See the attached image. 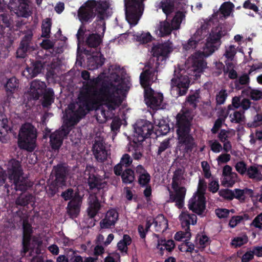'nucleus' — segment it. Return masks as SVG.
I'll return each mask as SVG.
<instances>
[{
	"instance_id": "1",
	"label": "nucleus",
	"mask_w": 262,
	"mask_h": 262,
	"mask_svg": "<svg viewBox=\"0 0 262 262\" xmlns=\"http://www.w3.org/2000/svg\"><path fill=\"white\" fill-rule=\"evenodd\" d=\"M91 82L83 83V89L78 97V108L75 109L74 104L69 106L67 123L71 126L77 124L90 111L102 106L115 111L123 102L120 95L123 89L119 85L106 80L98 85H93Z\"/></svg>"
},
{
	"instance_id": "2",
	"label": "nucleus",
	"mask_w": 262,
	"mask_h": 262,
	"mask_svg": "<svg viewBox=\"0 0 262 262\" xmlns=\"http://www.w3.org/2000/svg\"><path fill=\"white\" fill-rule=\"evenodd\" d=\"M172 51V43L169 40L154 45L152 47L151 52L152 55L157 57L155 64L154 65V60L150 59L146 63L145 69L140 75V83L144 88L146 103L154 110L162 108L163 96L162 93H155L150 86L157 80L158 69L160 63L166 60Z\"/></svg>"
},
{
	"instance_id": "3",
	"label": "nucleus",
	"mask_w": 262,
	"mask_h": 262,
	"mask_svg": "<svg viewBox=\"0 0 262 262\" xmlns=\"http://www.w3.org/2000/svg\"><path fill=\"white\" fill-rule=\"evenodd\" d=\"M225 30L222 28L217 27L213 28L209 33V28L207 25H203L199 28L187 42L183 43V49L186 51H192L195 49L198 43H202V40L207 37L206 41L203 47V54L208 57L217 50L221 45V38L226 34Z\"/></svg>"
},
{
	"instance_id": "4",
	"label": "nucleus",
	"mask_w": 262,
	"mask_h": 262,
	"mask_svg": "<svg viewBox=\"0 0 262 262\" xmlns=\"http://www.w3.org/2000/svg\"><path fill=\"white\" fill-rule=\"evenodd\" d=\"M175 128L180 150L184 154L190 153L196 146L194 139L190 134L192 117L187 112L178 113L176 117Z\"/></svg>"
},
{
	"instance_id": "5",
	"label": "nucleus",
	"mask_w": 262,
	"mask_h": 262,
	"mask_svg": "<svg viewBox=\"0 0 262 262\" xmlns=\"http://www.w3.org/2000/svg\"><path fill=\"white\" fill-rule=\"evenodd\" d=\"M109 5L101 0H88L77 11V16L81 24L86 25L91 23L98 13L97 18L101 22L104 20V15L108 9Z\"/></svg>"
},
{
	"instance_id": "6",
	"label": "nucleus",
	"mask_w": 262,
	"mask_h": 262,
	"mask_svg": "<svg viewBox=\"0 0 262 262\" xmlns=\"http://www.w3.org/2000/svg\"><path fill=\"white\" fill-rule=\"evenodd\" d=\"M68 175V166L66 163H59L53 167L50 174L51 182L48 189L52 196L58 191L59 188L66 186Z\"/></svg>"
},
{
	"instance_id": "7",
	"label": "nucleus",
	"mask_w": 262,
	"mask_h": 262,
	"mask_svg": "<svg viewBox=\"0 0 262 262\" xmlns=\"http://www.w3.org/2000/svg\"><path fill=\"white\" fill-rule=\"evenodd\" d=\"M37 136V130L31 123L24 124L21 126L18 134V147L29 152H32L36 146Z\"/></svg>"
},
{
	"instance_id": "8",
	"label": "nucleus",
	"mask_w": 262,
	"mask_h": 262,
	"mask_svg": "<svg viewBox=\"0 0 262 262\" xmlns=\"http://www.w3.org/2000/svg\"><path fill=\"white\" fill-rule=\"evenodd\" d=\"M9 179L13 181L14 188L16 191H25L30 187L27 180L22 178L23 171L20 163L15 159L10 160L8 163Z\"/></svg>"
},
{
	"instance_id": "9",
	"label": "nucleus",
	"mask_w": 262,
	"mask_h": 262,
	"mask_svg": "<svg viewBox=\"0 0 262 262\" xmlns=\"http://www.w3.org/2000/svg\"><path fill=\"white\" fill-rule=\"evenodd\" d=\"M146 0H124L126 19L130 25H136L144 10Z\"/></svg>"
},
{
	"instance_id": "10",
	"label": "nucleus",
	"mask_w": 262,
	"mask_h": 262,
	"mask_svg": "<svg viewBox=\"0 0 262 262\" xmlns=\"http://www.w3.org/2000/svg\"><path fill=\"white\" fill-rule=\"evenodd\" d=\"M154 128L153 124L147 120H137L134 127L135 135L133 143L141 144L146 138L150 137L154 132Z\"/></svg>"
},
{
	"instance_id": "11",
	"label": "nucleus",
	"mask_w": 262,
	"mask_h": 262,
	"mask_svg": "<svg viewBox=\"0 0 262 262\" xmlns=\"http://www.w3.org/2000/svg\"><path fill=\"white\" fill-rule=\"evenodd\" d=\"M92 25L95 30L86 34L85 44L89 48H97L102 43L106 27L104 22L101 25L98 23V20L94 21Z\"/></svg>"
},
{
	"instance_id": "12",
	"label": "nucleus",
	"mask_w": 262,
	"mask_h": 262,
	"mask_svg": "<svg viewBox=\"0 0 262 262\" xmlns=\"http://www.w3.org/2000/svg\"><path fill=\"white\" fill-rule=\"evenodd\" d=\"M190 82V78L184 69H180L177 74L175 71L174 77L171 80V85L176 86V91L179 96L186 94Z\"/></svg>"
},
{
	"instance_id": "13",
	"label": "nucleus",
	"mask_w": 262,
	"mask_h": 262,
	"mask_svg": "<svg viewBox=\"0 0 262 262\" xmlns=\"http://www.w3.org/2000/svg\"><path fill=\"white\" fill-rule=\"evenodd\" d=\"M33 33L28 32L22 38L19 47L16 52V57L17 58H25L28 53L35 50V48L32 42Z\"/></svg>"
},
{
	"instance_id": "14",
	"label": "nucleus",
	"mask_w": 262,
	"mask_h": 262,
	"mask_svg": "<svg viewBox=\"0 0 262 262\" xmlns=\"http://www.w3.org/2000/svg\"><path fill=\"white\" fill-rule=\"evenodd\" d=\"M179 181L172 179L171 186L175 194L170 195V200L171 202L176 203V206L179 209H181L184 206L186 189L184 187L179 186Z\"/></svg>"
},
{
	"instance_id": "15",
	"label": "nucleus",
	"mask_w": 262,
	"mask_h": 262,
	"mask_svg": "<svg viewBox=\"0 0 262 262\" xmlns=\"http://www.w3.org/2000/svg\"><path fill=\"white\" fill-rule=\"evenodd\" d=\"M206 198L194 194L188 202V208L192 212L201 215L206 209Z\"/></svg>"
},
{
	"instance_id": "16",
	"label": "nucleus",
	"mask_w": 262,
	"mask_h": 262,
	"mask_svg": "<svg viewBox=\"0 0 262 262\" xmlns=\"http://www.w3.org/2000/svg\"><path fill=\"white\" fill-rule=\"evenodd\" d=\"M69 130H56L50 135V146L53 151H58L63 143L64 136L69 134Z\"/></svg>"
},
{
	"instance_id": "17",
	"label": "nucleus",
	"mask_w": 262,
	"mask_h": 262,
	"mask_svg": "<svg viewBox=\"0 0 262 262\" xmlns=\"http://www.w3.org/2000/svg\"><path fill=\"white\" fill-rule=\"evenodd\" d=\"M119 213L114 208L109 209L106 213L105 217L100 222L102 229H110L114 227L118 220Z\"/></svg>"
},
{
	"instance_id": "18",
	"label": "nucleus",
	"mask_w": 262,
	"mask_h": 262,
	"mask_svg": "<svg viewBox=\"0 0 262 262\" xmlns=\"http://www.w3.org/2000/svg\"><path fill=\"white\" fill-rule=\"evenodd\" d=\"M45 82L38 79L32 81L30 84L29 95L31 99L38 100L46 91Z\"/></svg>"
},
{
	"instance_id": "19",
	"label": "nucleus",
	"mask_w": 262,
	"mask_h": 262,
	"mask_svg": "<svg viewBox=\"0 0 262 262\" xmlns=\"http://www.w3.org/2000/svg\"><path fill=\"white\" fill-rule=\"evenodd\" d=\"M135 178H137V182L141 187H144L150 183L151 176L147 170L142 165H138L135 167Z\"/></svg>"
},
{
	"instance_id": "20",
	"label": "nucleus",
	"mask_w": 262,
	"mask_h": 262,
	"mask_svg": "<svg viewBox=\"0 0 262 262\" xmlns=\"http://www.w3.org/2000/svg\"><path fill=\"white\" fill-rule=\"evenodd\" d=\"M81 202L82 198L78 193H76L73 199L68 204L67 212L70 216L72 217H77L80 212Z\"/></svg>"
},
{
	"instance_id": "21",
	"label": "nucleus",
	"mask_w": 262,
	"mask_h": 262,
	"mask_svg": "<svg viewBox=\"0 0 262 262\" xmlns=\"http://www.w3.org/2000/svg\"><path fill=\"white\" fill-rule=\"evenodd\" d=\"M92 149L93 154L98 161L103 162L107 159V151L102 141H95Z\"/></svg>"
},
{
	"instance_id": "22",
	"label": "nucleus",
	"mask_w": 262,
	"mask_h": 262,
	"mask_svg": "<svg viewBox=\"0 0 262 262\" xmlns=\"http://www.w3.org/2000/svg\"><path fill=\"white\" fill-rule=\"evenodd\" d=\"M182 228L185 231L190 232V225L196 224L197 216L195 214L189 213L188 211H183L179 216Z\"/></svg>"
},
{
	"instance_id": "23",
	"label": "nucleus",
	"mask_w": 262,
	"mask_h": 262,
	"mask_svg": "<svg viewBox=\"0 0 262 262\" xmlns=\"http://www.w3.org/2000/svg\"><path fill=\"white\" fill-rule=\"evenodd\" d=\"M88 184L90 190L97 189L100 190L104 189L107 186V183L101 178L98 174L93 173H90L88 179Z\"/></svg>"
},
{
	"instance_id": "24",
	"label": "nucleus",
	"mask_w": 262,
	"mask_h": 262,
	"mask_svg": "<svg viewBox=\"0 0 262 262\" xmlns=\"http://www.w3.org/2000/svg\"><path fill=\"white\" fill-rule=\"evenodd\" d=\"M31 64V66L30 67H27L24 72V75H25L26 72L28 73L26 76L27 78H33L37 76L41 72L44 68V63L38 60H32Z\"/></svg>"
},
{
	"instance_id": "25",
	"label": "nucleus",
	"mask_w": 262,
	"mask_h": 262,
	"mask_svg": "<svg viewBox=\"0 0 262 262\" xmlns=\"http://www.w3.org/2000/svg\"><path fill=\"white\" fill-rule=\"evenodd\" d=\"M8 122L6 116L4 113L0 112V141L2 143L6 142V136L8 131L10 129Z\"/></svg>"
},
{
	"instance_id": "26",
	"label": "nucleus",
	"mask_w": 262,
	"mask_h": 262,
	"mask_svg": "<svg viewBox=\"0 0 262 262\" xmlns=\"http://www.w3.org/2000/svg\"><path fill=\"white\" fill-rule=\"evenodd\" d=\"M234 7V4L230 2H224L221 6L219 11L213 14V17H217L218 14H220V18L222 17L227 18L229 16L233 9Z\"/></svg>"
},
{
	"instance_id": "27",
	"label": "nucleus",
	"mask_w": 262,
	"mask_h": 262,
	"mask_svg": "<svg viewBox=\"0 0 262 262\" xmlns=\"http://www.w3.org/2000/svg\"><path fill=\"white\" fill-rule=\"evenodd\" d=\"M175 246L174 241L172 239L166 240L164 238L158 241L157 248L160 250L161 255H163L165 250L169 252H171L173 251Z\"/></svg>"
},
{
	"instance_id": "28",
	"label": "nucleus",
	"mask_w": 262,
	"mask_h": 262,
	"mask_svg": "<svg viewBox=\"0 0 262 262\" xmlns=\"http://www.w3.org/2000/svg\"><path fill=\"white\" fill-rule=\"evenodd\" d=\"M152 224L157 232H164L168 228V221L162 214H158L154 220Z\"/></svg>"
},
{
	"instance_id": "29",
	"label": "nucleus",
	"mask_w": 262,
	"mask_h": 262,
	"mask_svg": "<svg viewBox=\"0 0 262 262\" xmlns=\"http://www.w3.org/2000/svg\"><path fill=\"white\" fill-rule=\"evenodd\" d=\"M101 207V204L97 197L95 196L89 202V207L87 210L88 215L90 218H94L98 213Z\"/></svg>"
},
{
	"instance_id": "30",
	"label": "nucleus",
	"mask_w": 262,
	"mask_h": 262,
	"mask_svg": "<svg viewBox=\"0 0 262 262\" xmlns=\"http://www.w3.org/2000/svg\"><path fill=\"white\" fill-rule=\"evenodd\" d=\"M173 30L170 24L166 20L160 21L155 30L156 34L161 37L168 35Z\"/></svg>"
},
{
	"instance_id": "31",
	"label": "nucleus",
	"mask_w": 262,
	"mask_h": 262,
	"mask_svg": "<svg viewBox=\"0 0 262 262\" xmlns=\"http://www.w3.org/2000/svg\"><path fill=\"white\" fill-rule=\"evenodd\" d=\"M231 109L232 106L229 105L227 110H222L223 113L222 117H219L215 120L213 126L211 130L212 134H215L218 132L220 128L222 127L223 123L225 121V119L228 116Z\"/></svg>"
},
{
	"instance_id": "32",
	"label": "nucleus",
	"mask_w": 262,
	"mask_h": 262,
	"mask_svg": "<svg viewBox=\"0 0 262 262\" xmlns=\"http://www.w3.org/2000/svg\"><path fill=\"white\" fill-rule=\"evenodd\" d=\"M122 183L125 184L132 183L135 179V170L127 168L121 176Z\"/></svg>"
},
{
	"instance_id": "33",
	"label": "nucleus",
	"mask_w": 262,
	"mask_h": 262,
	"mask_svg": "<svg viewBox=\"0 0 262 262\" xmlns=\"http://www.w3.org/2000/svg\"><path fill=\"white\" fill-rule=\"evenodd\" d=\"M132 239L130 236L128 234H124L123 238L117 244V248L122 253L127 254L128 251L127 246L132 243Z\"/></svg>"
},
{
	"instance_id": "34",
	"label": "nucleus",
	"mask_w": 262,
	"mask_h": 262,
	"mask_svg": "<svg viewBox=\"0 0 262 262\" xmlns=\"http://www.w3.org/2000/svg\"><path fill=\"white\" fill-rule=\"evenodd\" d=\"M233 113H229L228 116L232 123L236 124H242L245 121V116L244 111H233Z\"/></svg>"
},
{
	"instance_id": "35",
	"label": "nucleus",
	"mask_w": 262,
	"mask_h": 262,
	"mask_svg": "<svg viewBox=\"0 0 262 262\" xmlns=\"http://www.w3.org/2000/svg\"><path fill=\"white\" fill-rule=\"evenodd\" d=\"M42 96H43V100L41 104L43 107H48L54 102V92L52 89H49L47 91H46Z\"/></svg>"
},
{
	"instance_id": "36",
	"label": "nucleus",
	"mask_w": 262,
	"mask_h": 262,
	"mask_svg": "<svg viewBox=\"0 0 262 262\" xmlns=\"http://www.w3.org/2000/svg\"><path fill=\"white\" fill-rule=\"evenodd\" d=\"M34 198L31 194H20L16 200L15 204L17 206L25 207L34 202Z\"/></svg>"
},
{
	"instance_id": "37",
	"label": "nucleus",
	"mask_w": 262,
	"mask_h": 262,
	"mask_svg": "<svg viewBox=\"0 0 262 262\" xmlns=\"http://www.w3.org/2000/svg\"><path fill=\"white\" fill-rule=\"evenodd\" d=\"M206 64L207 63L203 58L200 57H193L192 61V66L195 72L198 73L203 72Z\"/></svg>"
},
{
	"instance_id": "38",
	"label": "nucleus",
	"mask_w": 262,
	"mask_h": 262,
	"mask_svg": "<svg viewBox=\"0 0 262 262\" xmlns=\"http://www.w3.org/2000/svg\"><path fill=\"white\" fill-rule=\"evenodd\" d=\"M242 94L250 96V98L254 101L262 99V91L258 90L251 89L249 88L243 90Z\"/></svg>"
},
{
	"instance_id": "39",
	"label": "nucleus",
	"mask_w": 262,
	"mask_h": 262,
	"mask_svg": "<svg viewBox=\"0 0 262 262\" xmlns=\"http://www.w3.org/2000/svg\"><path fill=\"white\" fill-rule=\"evenodd\" d=\"M247 175L250 179L260 181L262 179L261 172L255 166H250L248 167L246 172Z\"/></svg>"
},
{
	"instance_id": "40",
	"label": "nucleus",
	"mask_w": 262,
	"mask_h": 262,
	"mask_svg": "<svg viewBox=\"0 0 262 262\" xmlns=\"http://www.w3.org/2000/svg\"><path fill=\"white\" fill-rule=\"evenodd\" d=\"M249 82V76L247 74H244L234 81L235 88L237 90H241L243 89L244 85L248 84Z\"/></svg>"
},
{
	"instance_id": "41",
	"label": "nucleus",
	"mask_w": 262,
	"mask_h": 262,
	"mask_svg": "<svg viewBox=\"0 0 262 262\" xmlns=\"http://www.w3.org/2000/svg\"><path fill=\"white\" fill-rule=\"evenodd\" d=\"M185 14L182 11H178L171 20L170 25L173 30H177L180 28V25L183 18H185Z\"/></svg>"
},
{
	"instance_id": "42",
	"label": "nucleus",
	"mask_w": 262,
	"mask_h": 262,
	"mask_svg": "<svg viewBox=\"0 0 262 262\" xmlns=\"http://www.w3.org/2000/svg\"><path fill=\"white\" fill-rule=\"evenodd\" d=\"M52 23L50 18H46L42 21L41 25V37L49 38L50 37Z\"/></svg>"
},
{
	"instance_id": "43",
	"label": "nucleus",
	"mask_w": 262,
	"mask_h": 262,
	"mask_svg": "<svg viewBox=\"0 0 262 262\" xmlns=\"http://www.w3.org/2000/svg\"><path fill=\"white\" fill-rule=\"evenodd\" d=\"M7 175L2 168H0V189L4 191L9 192L10 185L6 182Z\"/></svg>"
},
{
	"instance_id": "44",
	"label": "nucleus",
	"mask_w": 262,
	"mask_h": 262,
	"mask_svg": "<svg viewBox=\"0 0 262 262\" xmlns=\"http://www.w3.org/2000/svg\"><path fill=\"white\" fill-rule=\"evenodd\" d=\"M157 127V129H156L155 134L158 135H165L170 130L169 124L166 123L164 120L159 121Z\"/></svg>"
},
{
	"instance_id": "45",
	"label": "nucleus",
	"mask_w": 262,
	"mask_h": 262,
	"mask_svg": "<svg viewBox=\"0 0 262 262\" xmlns=\"http://www.w3.org/2000/svg\"><path fill=\"white\" fill-rule=\"evenodd\" d=\"M32 234H23V250L21 255H25L29 251L30 249L31 239Z\"/></svg>"
},
{
	"instance_id": "46",
	"label": "nucleus",
	"mask_w": 262,
	"mask_h": 262,
	"mask_svg": "<svg viewBox=\"0 0 262 262\" xmlns=\"http://www.w3.org/2000/svg\"><path fill=\"white\" fill-rule=\"evenodd\" d=\"M160 5L163 12L166 15L173 11L174 4L172 0H163L161 2Z\"/></svg>"
},
{
	"instance_id": "47",
	"label": "nucleus",
	"mask_w": 262,
	"mask_h": 262,
	"mask_svg": "<svg viewBox=\"0 0 262 262\" xmlns=\"http://www.w3.org/2000/svg\"><path fill=\"white\" fill-rule=\"evenodd\" d=\"M248 219L249 215L247 214H244L243 215L233 216L229 221V226L233 228L244 220H247Z\"/></svg>"
},
{
	"instance_id": "48",
	"label": "nucleus",
	"mask_w": 262,
	"mask_h": 262,
	"mask_svg": "<svg viewBox=\"0 0 262 262\" xmlns=\"http://www.w3.org/2000/svg\"><path fill=\"white\" fill-rule=\"evenodd\" d=\"M228 96V94L226 90H221L216 95L215 100L216 105H222L224 104L225 101Z\"/></svg>"
},
{
	"instance_id": "49",
	"label": "nucleus",
	"mask_w": 262,
	"mask_h": 262,
	"mask_svg": "<svg viewBox=\"0 0 262 262\" xmlns=\"http://www.w3.org/2000/svg\"><path fill=\"white\" fill-rule=\"evenodd\" d=\"M18 87V81L15 77L9 79L5 85L7 92H10L11 93H12Z\"/></svg>"
},
{
	"instance_id": "50",
	"label": "nucleus",
	"mask_w": 262,
	"mask_h": 262,
	"mask_svg": "<svg viewBox=\"0 0 262 262\" xmlns=\"http://www.w3.org/2000/svg\"><path fill=\"white\" fill-rule=\"evenodd\" d=\"M136 40L141 43H147L152 40V36L149 32L147 33H138L136 35Z\"/></svg>"
},
{
	"instance_id": "51",
	"label": "nucleus",
	"mask_w": 262,
	"mask_h": 262,
	"mask_svg": "<svg viewBox=\"0 0 262 262\" xmlns=\"http://www.w3.org/2000/svg\"><path fill=\"white\" fill-rule=\"evenodd\" d=\"M86 31L87 30L86 29L85 25L81 24L76 34V38L77 39L78 44L80 42L85 41ZM86 34H88L86 33Z\"/></svg>"
},
{
	"instance_id": "52",
	"label": "nucleus",
	"mask_w": 262,
	"mask_h": 262,
	"mask_svg": "<svg viewBox=\"0 0 262 262\" xmlns=\"http://www.w3.org/2000/svg\"><path fill=\"white\" fill-rule=\"evenodd\" d=\"M207 189V183L203 179H200L199 181L198 190L194 194L198 195L202 197H205V192Z\"/></svg>"
},
{
	"instance_id": "53",
	"label": "nucleus",
	"mask_w": 262,
	"mask_h": 262,
	"mask_svg": "<svg viewBox=\"0 0 262 262\" xmlns=\"http://www.w3.org/2000/svg\"><path fill=\"white\" fill-rule=\"evenodd\" d=\"M262 124V113H257L254 116L253 121L248 123V126L251 128H255Z\"/></svg>"
},
{
	"instance_id": "54",
	"label": "nucleus",
	"mask_w": 262,
	"mask_h": 262,
	"mask_svg": "<svg viewBox=\"0 0 262 262\" xmlns=\"http://www.w3.org/2000/svg\"><path fill=\"white\" fill-rule=\"evenodd\" d=\"M199 95L198 93H193L189 95L186 98V102L193 108H195L199 102Z\"/></svg>"
},
{
	"instance_id": "55",
	"label": "nucleus",
	"mask_w": 262,
	"mask_h": 262,
	"mask_svg": "<svg viewBox=\"0 0 262 262\" xmlns=\"http://www.w3.org/2000/svg\"><path fill=\"white\" fill-rule=\"evenodd\" d=\"M248 242V238L247 236L245 235L244 236H239L234 237L231 242V244L232 246H234L235 248L239 247L243 245L246 244Z\"/></svg>"
},
{
	"instance_id": "56",
	"label": "nucleus",
	"mask_w": 262,
	"mask_h": 262,
	"mask_svg": "<svg viewBox=\"0 0 262 262\" xmlns=\"http://www.w3.org/2000/svg\"><path fill=\"white\" fill-rule=\"evenodd\" d=\"M235 168L236 170L242 176L246 173L248 169L246 163L243 161L237 162L235 165Z\"/></svg>"
},
{
	"instance_id": "57",
	"label": "nucleus",
	"mask_w": 262,
	"mask_h": 262,
	"mask_svg": "<svg viewBox=\"0 0 262 262\" xmlns=\"http://www.w3.org/2000/svg\"><path fill=\"white\" fill-rule=\"evenodd\" d=\"M170 147V139H166L164 140L159 146L158 150L157 151L158 156H160L161 154L165 151L167 149Z\"/></svg>"
},
{
	"instance_id": "58",
	"label": "nucleus",
	"mask_w": 262,
	"mask_h": 262,
	"mask_svg": "<svg viewBox=\"0 0 262 262\" xmlns=\"http://www.w3.org/2000/svg\"><path fill=\"white\" fill-rule=\"evenodd\" d=\"M219 195L225 199L232 200L234 199V193L228 189H222L219 191Z\"/></svg>"
},
{
	"instance_id": "59",
	"label": "nucleus",
	"mask_w": 262,
	"mask_h": 262,
	"mask_svg": "<svg viewBox=\"0 0 262 262\" xmlns=\"http://www.w3.org/2000/svg\"><path fill=\"white\" fill-rule=\"evenodd\" d=\"M196 239L199 241L198 244L200 245V247L203 249L209 244V238L205 234L202 235L201 236L198 235Z\"/></svg>"
},
{
	"instance_id": "60",
	"label": "nucleus",
	"mask_w": 262,
	"mask_h": 262,
	"mask_svg": "<svg viewBox=\"0 0 262 262\" xmlns=\"http://www.w3.org/2000/svg\"><path fill=\"white\" fill-rule=\"evenodd\" d=\"M93 59L95 63L94 68L96 69L102 67L104 64L105 60V58L101 54H100V55L98 56H93Z\"/></svg>"
},
{
	"instance_id": "61",
	"label": "nucleus",
	"mask_w": 262,
	"mask_h": 262,
	"mask_svg": "<svg viewBox=\"0 0 262 262\" xmlns=\"http://www.w3.org/2000/svg\"><path fill=\"white\" fill-rule=\"evenodd\" d=\"M237 174L236 173L232 172L228 177L225 178V182L227 184V186L232 187L236 181Z\"/></svg>"
},
{
	"instance_id": "62",
	"label": "nucleus",
	"mask_w": 262,
	"mask_h": 262,
	"mask_svg": "<svg viewBox=\"0 0 262 262\" xmlns=\"http://www.w3.org/2000/svg\"><path fill=\"white\" fill-rule=\"evenodd\" d=\"M191 232L188 231L184 232H177L174 235V239L176 241H180L183 238H186L187 239H189L191 237Z\"/></svg>"
},
{
	"instance_id": "63",
	"label": "nucleus",
	"mask_w": 262,
	"mask_h": 262,
	"mask_svg": "<svg viewBox=\"0 0 262 262\" xmlns=\"http://www.w3.org/2000/svg\"><path fill=\"white\" fill-rule=\"evenodd\" d=\"M132 162L133 159L130 156L127 154H125L122 156L120 163L127 168L130 166Z\"/></svg>"
},
{
	"instance_id": "64",
	"label": "nucleus",
	"mask_w": 262,
	"mask_h": 262,
	"mask_svg": "<svg viewBox=\"0 0 262 262\" xmlns=\"http://www.w3.org/2000/svg\"><path fill=\"white\" fill-rule=\"evenodd\" d=\"M209 143L211 150L213 152L218 153L222 150V146L217 141H210Z\"/></svg>"
}]
</instances>
